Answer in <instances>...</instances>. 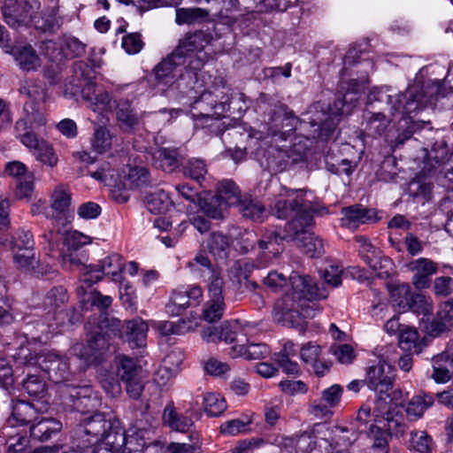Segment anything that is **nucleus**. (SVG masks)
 <instances>
[{
  "label": "nucleus",
  "mask_w": 453,
  "mask_h": 453,
  "mask_svg": "<svg viewBox=\"0 0 453 453\" xmlns=\"http://www.w3.org/2000/svg\"><path fill=\"white\" fill-rule=\"evenodd\" d=\"M347 101V94L344 95L342 99H338L334 103V106L337 108L336 111L326 112L324 110V106L320 103L312 104L307 115L315 111L314 116L308 117L307 119L314 129L313 137L329 135L334 129L336 123L339 121V118L343 115L347 110L344 109L345 103Z\"/></svg>",
  "instance_id": "f3484780"
},
{
  "label": "nucleus",
  "mask_w": 453,
  "mask_h": 453,
  "mask_svg": "<svg viewBox=\"0 0 453 453\" xmlns=\"http://www.w3.org/2000/svg\"><path fill=\"white\" fill-rule=\"evenodd\" d=\"M4 174L15 179L16 180L24 178H31L33 173L29 171L27 165L19 160L7 162L4 168Z\"/></svg>",
  "instance_id": "0e129e2a"
},
{
  "label": "nucleus",
  "mask_w": 453,
  "mask_h": 453,
  "mask_svg": "<svg viewBox=\"0 0 453 453\" xmlns=\"http://www.w3.org/2000/svg\"><path fill=\"white\" fill-rule=\"evenodd\" d=\"M124 268L123 257L119 254L112 253L100 260L98 265L82 267L80 281L92 287L103 278V275H106L111 277L112 281L122 284Z\"/></svg>",
  "instance_id": "2eb2a0df"
},
{
  "label": "nucleus",
  "mask_w": 453,
  "mask_h": 453,
  "mask_svg": "<svg viewBox=\"0 0 453 453\" xmlns=\"http://www.w3.org/2000/svg\"><path fill=\"white\" fill-rule=\"evenodd\" d=\"M348 432L345 427L335 426L333 433L337 441L334 446L326 437L328 430L315 428L311 432H304L298 436L296 447L301 453H349L342 448L350 445L356 440V435L352 434L351 440L343 434Z\"/></svg>",
  "instance_id": "9b49d317"
},
{
  "label": "nucleus",
  "mask_w": 453,
  "mask_h": 453,
  "mask_svg": "<svg viewBox=\"0 0 453 453\" xmlns=\"http://www.w3.org/2000/svg\"><path fill=\"white\" fill-rule=\"evenodd\" d=\"M186 266L192 274L197 277H203L205 273H209L208 283L214 279V274L222 277L221 272L212 265L210 258L203 250L197 252L194 258L187 263Z\"/></svg>",
  "instance_id": "473e14b6"
},
{
  "label": "nucleus",
  "mask_w": 453,
  "mask_h": 453,
  "mask_svg": "<svg viewBox=\"0 0 453 453\" xmlns=\"http://www.w3.org/2000/svg\"><path fill=\"white\" fill-rule=\"evenodd\" d=\"M406 447L412 453H433L434 443L426 431L412 430L406 441Z\"/></svg>",
  "instance_id": "4c0bfd02"
},
{
  "label": "nucleus",
  "mask_w": 453,
  "mask_h": 453,
  "mask_svg": "<svg viewBox=\"0 0 453 453\" xmlns=\"http://www.w3.org/2000/svg\"><path fill=\"white\" fill-rule=\"evenodd\" d=\"M120 324L119 319L104 318L99 322L97 330L89 336L87 344L76 343L72 347V354L87 365L99 363L109 349L110 339L120 335Z\"/></svg>",
  "instance_id": "1a4fd4ad"
},
{
  "label": "nucleus",
  "mask_w": 453,
  "mask_h": 453,
  "mask_svg": "<svg viewBox=\"0 0 453 453\" xmlns=\"http://www.w3.org/2000/svg\"><path fill=\"white\" fill-rule=\"evenodd\" d=\"M34 124L27 125V120L19 119L15 124V134L20 142L33 153L35 159L42 164L55 167L58 165V157L52 148L46 141L39 135L44 132L46 119L43 114L36 113L32 116Z\"/></svg>",
  "instance_id": "6e6552de"
},
{
  "label": "nucleus",
  "mask_w": 453,
  "mask_h": 453,
  "mask_svg": "<svg viewBox=\"0 0 453 453\" xmlns=\"http://www.w3.org/2000/svg\"><path fill=\"white\" fill-rule=\"evenodd\" d=\"M200 72H198V83L195 85L196 88L189 87L191 90L199 93V96L195 97L191 104L192 109L198 110L197 113H191L192 119L196 121V127H198V119L205 121L211 119L208 113L209 111L219 107L224 111L229 101L230 88L222 77H215L209 88L201 89L203 87V80L200 81Z\"/></svg>",
  "instance_id": "9d476101"
},
{
  "label": "nucleus",
  "mask_w": 453,
  "mask_h": 453,
  "mask_svg": "<svg viewBox=\"0 0 453 453\" xmlns=\"http://www.w3.org/2000/svg\"><path fill=\"white\" fill-rule=\"evenodd\" d=\"M112 135L108 128L98 126L95 128L91 138V145L97 153H104L111 150Z\"/></svg>",
  "instance_id": "13d9d810"
},
{
  "label": "nucleus",
  "mask_w": 453,
  "mask_h": 453,
  "mask_svg": "<svg viewBox=\"0 0 453 453\" xmlns=\"http://www.w3.org/2000/svg\"><path fill=\"white\" fill-rule=\"evenodd\" d=\"M116 374L119 380L126 384V390L132 398H138L143 388V370L140 360L127 355L115 357Z\"/></svg>",
  "instance_id": "dca6fc26"
},
{
  "label": "nucleus",
  "mask_w": 453,
  "mask_h": 453,
  "mask_svg": "<svg viewBox=\"0 0 453 453\" xmlns=\"http://www.w3.org/2000/svg\"><path fill=\"white\" fill-rule=\"evenodd\" d=\"M206 246L214 257L224 258L229 250L230 239L220 232H213L210 234Z\"/></svg>",
  "instance_id": "8fccbe9b"
},
{
  "label": "nucleus",
  "mask_w": 453,
  "mask_h": 453,
  "mask_svg": "<svg viewBox=\"0 0 453 453\" xmlns=\"http://www.w3.org/2000/svg\"><path fill=\"white\" fill-rule=\"evenodd\" d=\"M68 300L67 291L62 286L53 287L46 294L44 299L45 309L48 310L44 322H38L40 331L51 336L61 332V327L65 324L67 313L61 309V306Z\"/></svg>",
  "instance_id": "4468645a"
},
{
  "label": "nucleus",
  "mask_w": 453,
  "mask_h": 453,
  "mask_svg": "<svg viewBox=\"0 0 453 453\" xmlns=\"http://www.w3.org/2000/svg\"><path fill=\"white\" fill-rule=\"evenodd\" d=\"M126 435L127 434L122 427L112 423V427L108 429L105 433L98 444V448L103 447L104 449L111 453H116L120 450L123 451Z\"/></svg>",
  "instance_id": "e433bc0d"
},
{
  "label": "nucleus",
  "mask_w": 453,
  "mask_h": 453,
  "mask_svg": "<svg viewBox=\"0 0 453 453\" xmlns=\"http://www.w3.org/2000/svg\"><path fill=\"white\" fill-rule=\"evenodd\" d=\"M203 410L211 417H219L226 410L225 398L218 393L207 392L203 400Z\"/></svg>",
  "instance_id": "864d4df0"
},
{
  "label": "nucleus",
  "mask_w": 453,
  "mask_h": 453,
  "mask_svg": "<svg viewBox=\"0 0 453 453\" xmlns=\"http://www.w3.org/2000/svg\"><path fill=\"white\" fill-rule=\"evenodd\" d=\"M42 247L48 255L58 257L62 265L71 271L77 270L80 275L86 267L87 256L81 250L90 243L92 238L77 230L65 231L58 227L42 234Z\"/></svg>",
  "instance_id": "39448f33"
},
{
  "label": "nucleus",
  "mask_w": 453,
  "mask_h": 453,
  "mask_svg": "<svg viewBox=\"0 0 453 453\" xmlns=\"http://www.w3.org/2000/svg\"><path fill=\"white\" fill-rule=\"evenodd\" d=\"M153 165L164 172L172 173L179 165L177 151L165 148L157 150L153 153Z\"/></svg>",
  "instance_id": "37998d69"
},
{
  "label": "nucleus",
  "mask_w": 453,
  "mask_h": 453,
  "mask_svg": "<svg viewBox=\"0 0 453 453\" xmlns=\"http://www.w3.org/2000/svg\"><path fill=\"white\" fill-rule=\"evenodd\" d=\"M410 308L414 313L422 315L424 319L428 318L433 311V302L430 297H426L422 294H415L410 302Z\"/></svg>",
  "instance_id": "680f3d73"
},
{
  "label": "nucleus",
  "mask_w": 453,
  "mask_h": 453,
  "mask_svg": "<svg viewBox=\"0 0 453 453\" xmlns=\"http://www.w3.org/2000/svg\"><path fill=\"white\" fill-rule=\"evenodd\" d=\"M0 46L6 53L12 54L19 67L25 71H34L41 66V59L30 45L12 47L4 27L0 25Z\"/></svg>",
  "instance_id": "aec40b11"
},
{
  "label": "nucleus",
  "mask_w": 453,
  "mask_h": 453,
  "mask_svg": "<svg viewBox=\"0 0 453 453\" xmlns=\"http://www.w3.org/2000/svg\"><path fill=\"white\" fill-rule=\"evenodd\" d=\"M77 288L78 294L81 296L83 303H90L93 306H96L100 310L107 309L112 303V298L110 296H104L96 290L88 291L90 287L87 284L81 283Z\"/></svg>",
  "instance_id": "c03bdc74"
},
{
  "label": "nucleus",
  "mask_w": 453,
  "mask_h": 453,
  "mask_svg": "<svg viewBox=\"0 0 453 453\" xmlns=\"http://www.w3.org/2000/svg\"><path fill=\"white\" fill-rule=\"evenodd\" d=\"M264 157L265 167L274 173L282 172L292 165L288 152L282 148L270 147Z\"/></svg>",
  "instance_id": "c9c22d12"
},
{
  "label": "nucleus",
  "mask_w": 453,
  "mask_h": 453,
  "mask_svg": "<svg viewBox=\"0 0 453 453\" xmlns=\"http://www.w3.org/2000/svg\"><path fill=\"white\" fill-rule=\"evenodd\" d=\"M240 211L243 217L254 221H262L265 215V209L258 202L252 200L244 201L240 203Z\"/></svg>",
  "instance_id": "69168bd1"
},
{
  "label": "nucleus",
  "mask_w": 453,
  "mask_h": 453,
  "mask_svg": "<svg viewBox=\"0 0 453 453\" xmlns=\"http://www.w3.org/2000/svg\"><path fill=\"white\" fill-rule=\"evenodd\" d=\"M365 131L367 135L372 137L380 136L387 130L390 119L384 113H367L365 116Z\"/></svg>",
  "instance_id": "a18cd8bd"
},
{
  "label": "nucleus",
  "mask_w": 453,
  "mask_h": 453,
  "mask_svg": "<svg viewBox=\"0 0 453 453\" xmlns=\"http://www.w3.org/2000/svg\"><path fill=\"white\" fill-rule=\"evenodd\" d=\"M434 404V397L427 394L414 395L405 409L407 417L411 420L420 418L425 411Z\"/></svg>",
  "instance_id": "a19ab883"
},
{
  "label": "nucleus",
  "mask_w": 453,
  "mask_h": 453,
  "mask_svg": "<svg viewBox=\"0 0 453 453\" xmlns=\"http://www.w3.org/2000/svg\"><path fill=\"white\" fill-rule=\"evenodd\" d=\"M12 252L13 265L20 273L36 276L46 273L35 249H21Z\"/></svg>",
  "instance_id": "b1692460"
},
{
  "label": "nucleus",
  "mask_w": 453,
  "mask_h": 453,
  "mask_svg": "<svg viewBox=\"0 0 453 453\" xmlns=\"http://www.w3.org/2000/svg\"><path fill=\"white\" fill-rule=\"evenodd\" d=\"M305 228L303 230L299 229L297 233L294 231L299 248L310 257L321 256L324 253L323 241L313 233L305 231Z\"/></svg>",
  "instance_id": "f704fd0d"
},
{
  "label": "nucleus",
  "mask_w": 453,
  "mask_h": 453,
  "mask_svg": "<svg viewBox=\"0 0 453 453\" xmlns=\"http://www.w3.org/2000/svg\"><path fill=\"white\" fill-rule=\"evenodd\" d=\"M80 426L87 438L82 436L77 440L81 441L91 452H95L105 433L112 427V422L107 419L104 414L95 413L85 417Z\"/></svg>",
  "instance_id": "a211bd4d"
},
{
  "label": "nucleus",
  "mask_w": 453,
  "mask_h": 453,
  "mask_svg": "<svg viewBox=\"0 0 453 453\" xmlns=\"http://www.w3.org/2000/svg\"><path fill=\"white\" fill-rule=\"evenodd\" d=\"M149 431L146 429H131L126 435L123 453H141L149 443Z\"/></svg>",
  "instance_id": "79ce46f5"
},
{
  "label": "nucleus",
  "mask_w": 453,
  "mask_h": 453,
  "mask_svg": "<svg viewBox=\"0 0 453 453\" xmlns=\"http://www.w3.org/2000/svg\"><path fill=\"white\" fill-rule=\"evenodd\" d=\"M148 326L142 319H135L127 323L125 341L132 349L146 345Z\"/></svg>",
  "instance_id": "72a5a7b5"
},
{
  "label": "nucleus",
  "mask_w": 453,
  "mask_h": 453,
  "mask_svg": "<svg viewBox=\"0 0 453 453\" xmlns=\"http://www.w3.org/2000/svg\"><path fill=\"white\" fill-rule=\"evenodd\" d=\"M307 142L308 139L296 137L292 146L287 150L289 154L292 165L305 162L308 152Z\"/></svg>",
  "instance_id": "e2e57ef3"
},
{
  "label": "nucleus",
  "mask_w": 453,
  "mask_h": 453,
  "mask_svg": "<svg viewBox=\"0 0 453 453\" xmlns=\"http://www.w3.org/2000/svg\"><path fill=\"white\" fill-rule=\"evenodd\" d=\"M4 21L12 27L27 26L34 19L30 7L23 0H16L15 4H4L3 7Z\"/></svg>",
  "instance_id": "c85d7f7f"
},
{
  "label": "nucleus",
  "mask_w": 453,
  "mask_h": 453,
  "mask_svg": "<svg viewBox=\"0 0 453 453\" xmlns=\"http://www.w3.org/2000/svg\"><path fill=\"white\" fill-rule=\"evenodd\" d=\"M395 370L393 366L384 361L369 367L366 374V381L370 389L380 395L373 409L374 417L379 422H385L388 431L395 434H401L406 430L403 407L395 403L390 399V391L393 388Z\"/></svg>",
  "instance_id": "20e7f679"
},
{
  "label": "nucleus",
  "mask_w": 453,
  "mask_h": 453,
  "mask_svg": "<svg viewBox=\"0 0 453 453\" xmlns=\"http://www.w3.org/2000/svg\"><path fill=\"white\" fill-rule=\"evenodd\" d=\"M421 324L425 329V331L430 336H439L442 333L449 330L450 326L447 324L443 319H438V315L436 317L430 319V316L426 319L421 318Z\"/></svg>",
  "instance_id": "338daca9"
},
{
  "label": "nucleus",
  "mask_w": 453,
  "mask_h": 453,
  "mask_svg": "<svg viewBox=\"0 0 453 453\" xmlns=\"http://www.w3.org/2000/svg\"><path fill=\"white\" fill-rule=\"evenodd\" d=\"M203 212L209 218L219 219L223 218L225 211L229 207L217 195L203 198L200 201Z\"/></svg>",
  "instance_id": "09e8293b"
},
{
  "label": "nucleus",
  "mask_w": 453,
  "mask_h": 453,
  "mask_svg": "<svg viewBox=\"0 0 453 453\" xmlns=\"http://www.w3.org/2000/svg\"><path fill=\"white\" fill-rule=\"evenodd\" d=\"M342 225L349 229H356L362 224L374 222L377 219L376 211L355 204L342 210Z\"/></svg>",
  "instance_id": "cd10ccee"
},
{
  "label": "nucleus",
  "mask_w": 453,
  "mask_h": 453,
  "mask_svg": "<svg viewBox=\"0 0 453 453\" xmlns=\"http://www.w3.org/2000/svg\"><path fill=\"white\" fill-rule=\"evenodd\" d=\"M50 408L47 401L36 400L27 403L22 400H12V413L6 421V427H13L30 425L35 422L38 413L48 411Z\"/></svg>",
  "instance_id": "6ab92c4d"
},
{
  "label": "nucleus",
  "mask_w": 453,
  "mask_h": 453,
  "mask_svg": "<svg viewBox=\"0 0 453 453\" xmlns=\"http://www.w3.org/2000/svg\"><path fill=\"white\" fill-rule=\"evenodd\" d=\"M48 411H40L29 427L30 435L39 441H47L53 434L59 433L62 429V423L51 417H47Z\"/></svg>",
  "instance_id": "bb28decb"
},
{
  "label": "nucleus",
  "mask_w": 453,
  "mask_h": 453,
  "mask_svg": "<svg viewBox=\"0 0 453 453\" xmlns=\"http://www.w3.org/2000/svg\"><path fill=\"white\" fill-rule=\"evenodd\" d=\"M50 204L46 206L44 202L39 201L32 206L33 214L42 213L47 219L53 220V228L65 226L71 222L70 207L72 204V193L68 186L58 184L53 188L50 197Z\"/></svg>",
  "instance_id": "f8f14e48"
},
{
  "label": "nucleus",
  "mask_w": 453,
  "mask_h": 453,
  "mask_svg": "<svg viewBox=\"0 0 453 453\" xmlns=\"http://www.w3.org/2000/svg\"><path fill=\"white\" fill-rule=\"evenodd\" d=\"M208 17V11L202 8H178L176 10L175 21L178 25H189L202 22Z\"/></svg>",
  "instance_id": "603ef678"
},
{
  "label": "nucleus",
  "mask_w": 453,
  "mask_h": 453,
  "mask_svg": "<svg viewBox=\"0 0 453 453\" xmlns=\"http://www.w3.org/2000/svg\"><path fill=\"white\" fill-rule=\"evenodd\" d=\"M163 422L172 431L182 434L188 433L194 426L193 420L183 413L178 412L173 404L165 407Z\"/></svg>",
  "instance_id": "2f4dec72"
},
{
  "label": "nucleus",
  "mask_w": 453,
  "mask_h": 453,
  "mask_svg": "<svg viewBox=\"0 0 453 453\" xmlns=\"http://www.w3.org/2000/svg\"><path fill=\"white\" fill-rule=\"evenodd\" d=\"M116 116L121 127L126 131L134 129L140 123V118L127 100H120L116 108Z\"/></svg>",
  "instance_id": "58836bf2"
},
{
  "label": "nucleus",
  "mask_w": 453,
  "mask_h": 453,
  "mask_svg": "<svg viewBox=\"0 0 453 453\" xmlns=\"http://www.w3.org/2000/svg\"><path fill=\"white\" fill-rule=\"evenodd\" d=\"M326 296V290L320 288L311 276L293 272L288 277V289L274 303L273 319L284 326H296L302 320L319 313L321 308L315 301Z\"/></svg>",
  "instance_id": "7ed1b4c3"
},
{
  "label": "nucleus",
  "mask_w": 453,
  "mask_h": 453,
  "mask_svg": "<svg viewBox=\"0 0 453 453\" xmlns=\"http://www.w3.org/2000/svg\"><path fill=\"white\" fill-rule=\"evenodd\" d=\"M223 285V278L218 274H214V279L208 283L209 300L204 306L203 318L210 323L220 319L223 316L226 308Z\"/></svg>",
  "instance_id": "4be33fe9"
},
{
  "label": "nucleus",
  "mask_w": 453,
  "mask_h": 453,
  "mask_svg": "<svg viewBox=\"0 0 453 453\" xmlns=\"http://www.w3.org/2000/svg\"><path fill=\"white\" fill-rule=\"evenodd\" d=\"M91 177L114 188L133 189L147 187L151 183L150 173L142 166L130 167L123 177L106 164L90 173Z\"/></svg>",
  "instance_id": "ddd939ff"
},
{
  "label": "nucleus",
  "mask_w": 453,
  "mask_h": 453,
  "mask_svg": "<svg viewBox=\"0 0 453 453\" xmlns=\"http://www.w3.org/2000/svg\"><path fill=\"white\" fill-rule=\"evenodd\" d=\"M369 99L372 102H386L389 114L392 117L400 114L403 119L432 104L434 101L432 96L426 98L418 84L410 85L404 94L393 93V90L388 87L376 88L371 91Z\"/></svg>",
  "instance_id": "0eeeda50"
},
{
  "label": "nucleus",
  "mask_w": 453,
  "mask_h": 453,
  "mask_svg": "<svg viewBox=\"0 0 453 453\" xmlns=\"http://www.w3.org/2000/svg\"><path fill=\"white\" fill-rule=\"evenodd\" d=\"M19 93L28 99L24 104L25 116L20 119H26L27 125H33L34 118L32 116L36 113L42 114L39 110V104L46 99L45 85L40 81L26 80L20 85Z\"/></svg>",
  "instance_id": "412c9836"
},
{
  "label": "nucleus",
  "mask_w": 453,
  "mask_h": 453,
  "mask_svg": "<svg viewBox=\"0 0 453 453\" xmlns=\"http://www.w3.org/2000/svg\"><path fill=\"white\" fill-rule=\"evenodd\" d=\"M251 419L246 416L243 418H234L222 423L219 426L220 433L225 435L235 436L249 430Z\"/></svg>",
  "instance_id": "052dcab7"
},
{
  "label": "nucleus",
  "mask_w": 453,
  "mask_h": 453,
  "mask_svg": "<svg viewBox=\"0 0 453 453\" xmlns=\"http://www.w3.org/2000/svg\"><path fill=\"white\" fill-rule=\"evenodd\" d=\"M81 97L87 107L101 116L111 112L112 103L109 93L92 80H88L81 89Z\"/></svg>",
  "instance_id": "5701e85b"
},
{
  "label": "nucleus",
  "mask_w": 453,
  "mask_h": 453,
  "mask_svg": "<svg viewBox=\"0 0 453 453\" xmlns=\"http://www.w3.org/2000/svg\"><path fill=\"white\" fill-rule=\"evenodd\" d=\"M390 297L395 306L399 310L405 311L410 308V302L415 293H411V289L407 283H399L390 287Z\"/></svg>",
  "instance_id": "49530a36"
},
{
  "label": "nucleus",
  "mask_w": 453,
  "mask_h": 453,
  "mask_svg": "<svg viewBox=\"0 0 453 453\" xmlns=\"http://www.w3.org/2000/svg\"><path fill=\"white\" fill-rule=\"evenodd\" d=\"M27 372V378L23 381L24 390L31 396L42 398L46 393V386L43 379L38 374H32L31 370L35 369L37 371L40 369L38 365L35 368H27L25 366Z\"/></svg>",
  "instance_id": "3c124183"
},
{
  "label": "nucleus",
  "mask_w": 453,
  "mask_h": 453,
  "mask_svg": "<svg viewBox=\"0 0 453 453\" xmlns=\"http://www.w3.org/2000/svg\"><path fill=\"white\" fill-rule=\"evenodd\" d=\"M211 40V36L203 31L186 35L176 49L155 66L157 85L169 88L180 81L196 88L198 72L211 58L205 50Z\"/></svg>",
  "instance_id": "f03ea898"
},
{
  "label": "nucleus",
  "mask_w": 453,
  "mask_h": 453,
  "mask_svg": "<svg viewBox=\"0 0 453 453\" xmlns=\"http://www.w3.org/2000/svg\"><path fill=\"white\" fill-rule=\"evenodd\" d=\"M247 340L240 339V344H234L230 348L228 355L233 357H242L246 359H261L270 353V349L266 344L255 343L254 342L246 343Z\"/></svg>",
  "instance_id": "7c9ffc66"
},
{
  "label": "nucleus",
  "mask_w": 453,
  "mask_h": 453,
  "mask_svg": "<svg viewBox=\"0 0 453 453\" xmlns=\"http://www.w3.org/2000/svg\"><path fill=\"white\" fill-rule=\"evenodd\" d=\"M306 192L303 188L292 189L279 185L277 193L269 203L272 213L278 219H291L287 225L296 233L312 223V217L307 210Z\"/></svg>",
  "instance_id": "423d86ee"
},
{
  "label": "nucleus",
  "mask_w": 453,
  "mask_h": 453,
  "mask_svg": "<svg viewBox=\"0 0 453 453\" xmlns=\"http://www.w3.org/2000/svg\"><path fill=\"white\" fill-rule=\"evenodd\" d=\"M282 236L277 230H267L258 241V247L263 254L258 257L259 266H266L271 258L276 257L282 250Z\"/></svg>",
  "instance_id": "a878e982"
},
{
  "label": "nucleus",
  "mask_w": 453,
  "mask_h": 453,
  "mask_svg": "<svg viewBox=\"0 0 453 453\" xmlns=\"http://www.w3.org/2000/svg\"><path fill=\"white\" fill-rule=\"evenodd\" d=\"M207 172V164L202 158H189L182 165L183 174L196 181L203 180Z\"/></svg>",
  "instance_id": "4d7b16f0"
},
{
  "label": "nucleus",
  "mask_w": 453,
  "mask_h": 453,
  "mask_svg": "<svg viewBox=\"0 0 453 453\" xmlns=\"http://www.w3.org/2000/svg\"><path fill=\"white\" fill-rule=\"evenodd\" d=\"M173 203L169 195L164 190H158L147 197L146 206L153 214H163L167 212Z\"/></svg>",
  "instance_id": "de8ad7c7"
},
{
  "label": "nucleus",
  "mask_w": 453,
  "mask_h": 453,
  "mask_svg": "<svg viewBox=\"0 0 453 453\" xmlns=\"http://www.w3.org/2000/svg\"><path fill=\"white\" fill-rule=\"evenodd\" d=\"M453 366V357L451 355L443 351L434 356L433 358V379L438 383H445L449 380V368Z\"/></svg>",
  "instance_id": "ea45409f"
},
{
  "label": "nucleus",
  "mask_w": 453,
  "mask_h": 453,
  "mask_svg": "<svg viewBox=\"0 0 453 453\" xmlns=\"http://www.w3.org/2000/svg\"><path fill=\"white\" fill-rule=\"evenodd\" d=\"M357 250L364 262L372 270L376 276L383 278L388 275V271H378V265L381 267L382 260L380 251L364 236H357Z\"/></svg>",
  "instance_id": "c756f323"
},
{
  "label": "nucleus",
  "mask_w": 453,
  "mask_h": 453,
  "mask_svg": "<svg viewBox=\"0 0 453 453\" xmlns=\"http://www.w3.org/2000/svg\"><path fill=\"white\" fill-rule=\"evenodd\" d=\"M409 269L413 273L412 284L418 289L430 286L431 277L437 272V265L426 257H419L409 263Z\"/></svg>",
  "instance_id": "393cba45"
},
{
  "label": "nucleus",
  "mask_w": 453,
  "mask_h": 453,
  "mask_svg": "<svg viewBox=\"0 0 453 453\" xmlns=\"http://www.w3.org/2000/svg\"><path fill=\"white\" fill-rule=\"evenodd\" d=\"M17 367L35 368L46 372L49 379L58 385L62 403L73 411L86 413L101 405V399L91 386H73L65 381L70 375L69 363L55 351L37 343L21 345L12 356Z\"/></svg>",
  "instance_id": "f257e3e1"
},
{
  "label": "nucleus",
  "mask_w": 453,
  "mask_h": 453,
  "mask_svg": "<svg viewBox=\"0 0 453 453\" xmlns=\"http://www.w3.org/2000/svg\"><path fill=\"white\" fill-rule=\"evenodd\" d=\"M418 333L409 326H404L399 333V346L403 350L418 352Z\"/></svg>",
  "instance_id": "bf43d9fd"
},
{
  "label": "nucleus",
  "mask_w": 453,
  "mask_h": 453,
  "mask_svg": "<svg viewBox=\"0 0 453 453\" xmlns=\"http://www.w3.org/2000/svg\"><path fill=\"white\" fill-rule=\"evenodd\" d=\"M217 190V196L228 206L240 203L241 193L239 188L233 180H224L219 182Z\"/></svg>",
  "instance_id": "5fc2aeb1"
},
{
  "label": "nucleus",
  "mask_w": 453,
  "mask_h": 453,
  "mask_svg": "<svg viewBox=\"0 0 453 453\" xmlns=\"http://www.w3.org/2000/svg\"><path fill=\"white\" fill-rule=\"evenodd\" d=\"M240 328V320L226 321L220 326V341L226 343L236 342L240 344L238 329Z\"/></svg>",
  "instance_id": "774afa93"
},
{
  "label": "nucleus",
  "mask_w": 453,
  "mask_h": 453,
  "mask_svg": "<svg viewBox=\"0 0 453 453\" xmlns=\"http://www.w3.org/2000/svg\"><path fill=\"white\" fill-rule=\"evenodd\" d=\"M188 307H191L190 300L181 288L173 291L170 301L165 305V311L170 316H179Z\"/></svg>",
  "instance_id": "6e6d98bb"
}]
</instances>
